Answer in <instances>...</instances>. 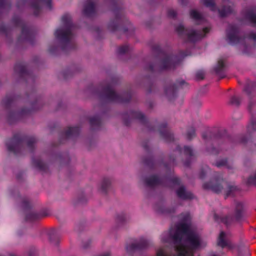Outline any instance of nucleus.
I'll return each instance as SVG.
<instances>
[{"mask_svg":"<svg viewBox=\"0 0 256 256\" xmlns=\"http://www.w3.org/2000/svg\"><path fill=\"white\" fill-rule=\"evenodd\" d=\"M90 123L92 128L96 130L102 124V120L99 117L95 116L90 118Z\"/></svg>","mask_w":256,"mask_h":256,"instance_id":"27","label":"nucleus"},{"mask_svg":"<svg viewBox=\"0 0 256 256\" xmlns=\"http://www.w3.org/2000/svg\"><path fill=\"white\" fill-rule=\"evenodd\" d=\"M34 166L42 171L46 172L48 170L47 166L40 158H34L32 160Z\"/></svg>","mask_w":256,"mask_h":256,"instance_id":"28","label":"nucleus"},{"mask_svg":"<svg viewBox=\"0 0 256 256\" xmlns=\"http://www.w3.org/2000/svg\"><path fill=\"white\" fill-rule=\"evenodd\" d=\"M187 82L183 80H180L176 81V83L172 86H170L166 90V94L170 99H172L176 96V89L178 88L183 87L187 86Z\"/></svg>","mask_w":256,"mask_h":256,"instance_id":"12","label":"nucleus"},{"mask_svg":"<svg viewBox=\"0 0 256 256\" xmlns=\"http://www.w3.org/2000/svg\"><path fill=\"white\" fill-rule=\"evenodd\" d=\"M202 2L205 6L209 8L212 10H216V7L214 0H202Z\"/></svg>","mask_w":256,"mask_h":256,"instance_id":"35","label":"nucleus"},{"mask_svg":"<svg viewBox=\"0 0 256 256\" xmlns=\"http://www.w3.org/2000/svg\"><path fill=\"white\" fill-rule=\"evenodd\" d=\"M232 12V8L230 6H224L219 10V13L221 17H224Z\"/></svg>","mask_w":256,"mask_h":256,"instance_id":"33","label":"nucleus"},{"mask_svg":"<svg viewBox=\"0 0 256 256\" xmlns=\"http://www.w3.org/2000/svg\"><path fill=\"white\" fill-rule=\"evenodd\" d=\"M46 216V214H40L34 212H30L26 214V218L27 220H34Z\"/></svg>","mask_w":256,"mask_h":256,"instance_id":"31","label":"nucleus"},{"mask_svg":"<svg viewBox=\"0 0 256 256\" xmlns=\"http://www.w3.org/2000/svg\"><path fill=\"white\" fill-rule=\"evenodd\" d=\"M37 101H38V100H36L32 101V109L35 110V109H37L39 108L38 106H36V103Z\"/></svg>","mask_w":256,"mask_h":256,"instance_id":"53","label":"nucleus"},{"mask_svg":"<svg viewBox=\"0 0 256 256\" xmlns=\"http://www.w3.org/2000/svg\"><path fill=\"white\" fill-rule=\"evenodd\" d=\"M14 71L20 76H23L26 72V66L21 64H18L15 66Z\"/></svg>","mask_w":256,"mask_h":256,"instance_id":"32","label":"nucleus"},{"mask_svg":"<svg viewBox=\"0 0 256 256\" xmlns=\"http://www.w3.org/2000/svg\"><path fill=\"white\" fill-rule=\"evenodd\" d=\"M130 50L128 46L124 45L120 46L118 48V53L120 54H123L128 52Z\"/></svg>","mask_w":256,"mask_h":256,"instance_id":"39","label":"nucleus"},{"mask_svg":"<svg viewBox=\"0 0 256 256\" xmlns=\"http://www.w3.org/2000/svg\"><path fill=\"white\" fill-rule=\"evenodd\" d=\"M208 168H202L200 172L199 176L200 178L203 179L205 178L206 176L208 173Z\"/></svg>","mask_w":256,"mask_h":256,"instance_id":"45","label":"nucleus"},{"mask_svg":"<svg viewBox=\"0 0 256 256\" xmlns=\"http://www.w3.org/2000/svg\"><path fill=\"white\" fill-rule=\"evenodd\" d=\"M112 184V180L111 178H104L100 184V189L102 192L106 193L108 188L110 187Z\"/></svg>","mask_w":256,"mask_h":256,"instance_id":"24","label":"nucleus"},{"mask_svg":"<svg viewBox=\"0 0 256 256\" xmlns=\"http://www.w3.org/2000/svg\"><path fill=\"white\" fill-rule=\"evenodd\" d=\"M142 146L144 147V148H145L146 150H148V146H147V144L146 142H144L142 144Z\"/></svg>","mask_w":256,"mask_h":256,"instance_id":"61","label":"nucleus"},{"mask_svg":"<svg viewBox=\"0 0 256 256\" xmlns=\"http://www.w3.org/2000/svg\"><path fill=\"white\" fill-rule=\"evenodd\" d=\"M246 18L254 26H256V12L254 10H248L246 14Z\"/></svg>","mask_w":256,"mask_h":256,"instance_id":"29","label":"nucleus"},{"mask_svg":"<svg viewBox=\"0 0 256 256\" xmlns=\"http://www.w3.org/2000/svg\"><path fill=\"white\" fill-rule=\"evenodd\" d=\"M30 112V110L22 109L20 111L16 112L10 113L8 115V120L10 122L13 120L20 118L22 116L28 114Z\"/></svg>","mask_w":256,"mask_h":256,"instance_id":"19","label":"nucleus"},{"mask_svg":"<svg viewBox=\"0 0 256 256\" xmlns=\"http://www.w3.org/2000/svg\"><path fill=\"white\" fill-rule=\"evenodd\" d=\"M238 32V28L237 26L234 25H230L229 26L227 31V36L230 43L235 44L239 42Z\"/></svg>","mask_w":256,"mask_h":256,"instance_id":"11","label":"nucleus"},{"mask_svg":"<svg viewBox=\"0 0 256 256\" xmlns=\"http://www.w3.org/2000/svg\"><path fill=\"white\" fill-rule=\"evenodd\" d=\"M24 4H25L24 2L22 1L21 2H18V3L17 4V6H18V8H20L22 5H24Z\"/></svg>","mask_w":256,"mask_h":256,"instance_id":"57","label":"nucleus"},{"mask_svg":"<svg viewBox=\"0 0 256 256\" xmlns=\"http://www.w3.org/2000/svg\"><path fill=\"white\" fill-rule=\"evenodd\" d=\"M247 183L248 184H253L256 186V172L253 176L249 177Z\"/></svg>","mask_w":256,"mask_h":256,"instance_id":"40","label":"nucleus"},{"mask_svg":"<svg viewBox=\"0 0 256 256\" xmlns=\"http://www.w3.org/2000/svg\"><path fill=\"white\" fill-rule=\"evenodd\" d=\"M234 216H219L215 214H214V218L216 221L222 222L226 226L230 225L235 221L240 222L244 220L245 216L244 206L242 202L238 201L234 202Z\"/></svg>","mask_w":256,"mask_h":256,"instance_id":"4","label":"nucleus"},{"mask_svg":"<svg viewBox=\"0 0 256 256\" xmlns=\"http://www.w3.org/2000/svg\"><path fill=\"white\" fill-rule=\"evenodd\" d=\"M23 206L24 208H28L30 206L29 202L26 200H24Z\"/></svg>","mask_w":256,"mask_h":256,"instance_id":"50","label":"nucleus"},{"mask_svg":"<svg viewBox=\"0 0 256 256\" xmlns=\"http://www.w3.org/2000/svg\"><path fill=\"white\" fill-rule=\"evenodd\" d=\"M178 62L179 60L177 56H168L162 53L156 59V64H150L145 67V68L150 72L170 70L174 68Z\"/></svg>","mask_w":256,"mask_h":256,"instance_id":"2","label":"nucleus"},{"mask_svg":"<svg viewBox=\"0 0 256 256\" xmlns=\"http://www.w3.org/2000/svg\"><path fill=\"white\" fill-rule=\"evenodd\" d=\"M224 64L223 60H220L218 61L217 66L214 68V70L217 74H220L224 68Z\"/></svg>","mask_w":256,"mask_h":256,"instance_id":"36","label":"nucleus"},{"mask_svg":"<svg viewBox=\"0 0 256 256\" xmlns=\"http://www.w3.org/2000/svg\"><path fill=\"white\" fill-rule=\"evenodd\" d=\"M100 98L104 102H128L131 98L130 92H124L120 95L117 94L112 87V84L104 88L99 94Z\"/></svg>","mask_w":256,"mask_h":256,"instance_id":"5","label":"nucleus"},{"mask_svg":"<svg viewBox=\"0 0 256 256\" xmlns=\"http://www.w3.org/2000/svg\"><path fill=\"white\" fill-rule=\"evenodd\" d=\"M100 256H111L109 252H106Z\"/></svg>","mask_w":256,"mask_h":256,"instance_id":"60","label":"nucleus"},{"mask_svg":"<svg viewBox=\"0 0 256 256\" xmlns=\"http://www.w3.org/2000/svg\"><path fill=\"white\" fill-rule=\"evenodd\" d=\"M226 184V182L223 179L221 174H216L208 182L204 183L202 187L205 190H210L219 194L224 190Z\"/></svg>","mask_w":256,"mask_h":256,"instance_id":"7","label":"nucleus"},{"mask_svg":"<svg viewBox=\"0 0 256 256\" xmlns=\"http://www.w3.org/2000/svg\"><path fill=\"white\" fill-rule=\"evenodd\" d=\"M247 141V139L246 138H245V136H242L240 138V142H242V143H245Z\"/></svg>","mask_w":256,"mask_h":256,"instance_id":"55","label":"nucleus"},{"mask_svg":"<svg viewBox=\"0 0 256 256\" xmlns=\"http://www.w3.org/2000/svg\"><path fill=\"white\" fill-rule=\"evenodd\" d=\"M6 31V28L4 26H2L0 27V32H5Z\"/></svg>","mask_w":256,"mask_h":256,"instance_id":"58","label":"nucleus"},{"mask_svg":"<svg viewBox=\"0 0 256 256\" xmlns=\"http://www.w3.org/2000/svg\"><path fill=\"white\" fill-rule=\"evenodd\" d=\"M168 16L170 18H174L176 16V12L174 10H168Z\"/></svg>","mask_w":256,"mask_h":256,"instance_id":"48","label":"nucleus"},{"mask_svg":"<svg viewBox=\"0 0 256 256\" xmlns=\"http://www.w3.org/2000/svg\"><path fill=\"white\" fill-rule=\"evenodd\" d=\"M86 201V198H84L82 199L79 198L78 202L80 203H84Z\"/></svg>","mask_w":256,"mask_h":256,"instance_id":"59","label":"nucleus"},{"mask_svg":"<svg viewBox=\"0 0 256 256\" xmlns=\"http://www.w3.org/2000/svg\"><path fill=\"white\" fill-rule=\"evenodd\" d=\"M178 196L183 200L192 199L193 194L191 192L187 190L184 186H181L176 191Z\"/></svg>","mask_w":256,"mask_h":256,"instance_id":"18","label":"nucleus"},{"mask_svg":"<svg viewBox=\"0 0 256 256\" xmlns=\"http://www.w3.org/2000/svg\"><path fill=\"white\" fill-rule=\"evenodd\" d=\"M13 99L11 97H6L3 100V104L6 108L10 106Z\"/></svg>","mask_w":256,"mask_h":256,"instance_id":"42","label":"nucleus"},{"mask_svg":"<svg viewBox=\"0 0 256 256\" xmlns=\"http://www.w3.org/2000/svg\"><path fill=\"white\" fill-rule=\"evenodd\" d=\"M215 166L218 168L221 166H226L228 169L233 168V166L232 164L228 163L226 159H222L216 162Z\"/></svg>","mask_w":256,"mask_h":256,"instance_id":"30","label":"nucleus"},{"mask_svg":"<svg viewBox=\"0 0 256 256\" xmlns=\"http://www.w3.org/2000/svg\"><path fill=\"white\" fill-rule=\"evenodd\" d=\"M116 220L119 223H123L126 220V218L124 214L118 215L117 216Z\"/></svg>","mask_w":256,"mask_h":256,"instance_id":"46","label":"nucleus"},{"mask_svg":"<svg viewBox=\"0 0 256 256\" xmlns=\"http://www.w3.org/2000/svg\"><path fill=\"white\" fill-rule=\"evenodd\" d=\"M176 150L179 153H182V152H183L184 154L186 156H189L190 157H192L194 156V152L193 149L190 146H184V147L183 150H182L180 146H178L176 148Z\"/></svg>","mask_w":256,"mask_h":256,"instance_id":"25","label":"nucleus"},{"mask_svg":"<svg viewBox=\"0 0 256 256\" xmlns=\"http://www.w3.org/2000/svg\"><path fill=\"white\" fill-rule=\"evenodd\" d=\"M96 12L95 4L94 0H88L84 6V12L88 16H92Z\"/></svg>","mask_w":256,"mask_h":256,"instance_id":"17","label":"nucleus"},{"mask_svg":"<svg viewBox=\"0 0 256 256\" xmlns=\"http://www.w3.org/2000/svg\"><path fill=\"white\" fill-rule=\"evenodd\" d=\"M256 132V118H252L247 127V134L249 136Z\"/></svg>","mask_w":256,"mask_h":256,"instance_id":"26","label":"nucleus"},{"mask_svg":"<svg viewBox=\"0 0 256 256\" xmlns=\"http://www.w3.org/2000/svg\"><path fill=\"white\" fill-rule=\"evenodd\" d=\"M80 132L78 127H70L66 130L64 136L66 138H74L78 135Z\"/></svg>","mask_w":256,"mask_h":256,"instance_id":"23","label":"nucleus"},{"mask_svg":"<svg viewBox=\"0 0 256 256\" xmlns=\"http://www.w3.org/2000/svg\"><path fill=\"white\" fill-rule=\"evenodd\" d=\"M90 241H87L86 242L84 243L82 246L84 248H87L90 246Z\"/></svg>","mask_w":256,"mask_h":256,"instance_id":"54","label":"nucleus"},{"mask_svg":"<svg viewBox=\"0 0 256 256\" xmlns=\"http://www.w3.org/2000/svg\"><path fill=\"white\" fill-rule=\"evenodd\" d=\"M128 117L130 120L136 118L139 120L140 122L147 129L148 132L154 130V124L147 121L146 118L141 112L137 111H132L129 113Z\"/></svg>","mask_w":256,"mask_h":256,"instance_id":"9","label":"nucleus"},{"mask_svg":"<svg viewBox=\"0 0 256 256\" xmlns=\"http://www.w3.org/2000/svg\"><path fill=\"white\" fill-rule=\"evenodd\" d=\"M145 184L148 187H153L160 183V180L156 176H151L144 180Z\"/></svg>","mask_w":256,"mask_h":256,"instance_id":"21","label":"nucleus"},{"mask_svg":"<svg viewBox=\"0 0 256 256\" xmlns=\"http://www.w3.org/2000/svg\"><path fill=\"white\" fill-rule=\"evenodd\" d=\"M250 255V252L248 248H246L245 250H240L238 252V256H248Z\"/></svg>","mask_w":256,"mask_h":256,"instance_id":"47","label":"nucleus"},{"mask_svg":"<svg viewBox=\"0 0 256 256\" xmlns=\"http://www.w3.org/2000/svg\"><path fill=\"white\" fill-rule=\"evenodd\" d=\"M255 86L254 82H248L246 86L244 91L246 94L250 96L252 92V88Z\"/></svg>","mask_w":256,"mask_h":256,"instance_id":"34","label":"nucleus"},{"mask_svg":"<svg viewBox=\"0 0 256 256\" xmlns=\"http://www.w3.org/2000/svg\"><path fill=\"white\" fill-rule=\"evenodd\" d=\"M152 49L156 51H159L160 50V48L158 45H154L152 46Z\"/></svg>","mask_w":256,"mask_h":256,"instance_id":"56","label":"nucleus"},{"mask_svg":"<svg viewBox=\"0 0 256 256\" xmlns=\"http://www.w3.org/2000/svg\"><path fill=\"white\" fill-rule=\"evenodd\" d=\"M6 6V0H0V10L4 8Z\"/></svg>","mask_w":256,"mask_h":256,"instance_id":"49","label":"nucleus"},{"mask_svg":"<svg viewBox=\"0 0 256 256\" xmlns=\"http://www.w3.org/2000/svg\"><path fill=\"white\" fill-rule=\"evenodd\" d=\"M62 21L64 28L57 30L54 35L59 40L60 46L62 50L66 52L72 48V28L73 26L71 17L68 14L64 15L62 17Z\"/></svg>","mask_w":256,"mask_h":256,"instance_id":"1","label":"nucleus"},{"mask_svg":"<svg viewBox=\"0 0 256 256\" xmlns=\"http://www.w3.org/2000/svg\"><path fill=\"white\" fill-rule=\"evenodd\" d=\"M36 140L34 138H26L20 135H15L14 138L6 143L8 150L14 154H18L22 150L24 146V143H26L27 147L32 152L36 143Z\"/></svg>","mask_w":256,"mask_h":256,"instance_id":"3","label":"nucleus"},{"mask_svg":"<svg viewBox=\"0 0 256 256\" xmlns=\"http://www.w3.org/2000/svg\"><path fill=\"white\" fill-rule=\"evenodd\" d=\"M12 21L16 26H20L22 27L21 34L18 38V42H27L32 44L33 34L29 28L24 24L20 18H14Z\"/></svg>","mask_w":256,"mask_h":256,"instance_id":"8","label":"nucleus"},{"mask_svg":"<svg viewBox=\"0 0 256 256\" xmlns=\"http://www.w3.org/2000/svg\"><path fill=\"white\" fill-rule=\"evenodd\" d=\"M118 28V24L116 22L112 21L108 25V28L112 32L115 31Z\"/></svg>","mask_w":256,"mask_h":256,"instance_id":"41","label":"nucleus"},{"mask_svg":"<svg viewBox=\"0 0 256 256\" xmlns=\"http://www.w3.org/2000/svg\"><path fill=\"white\" fill-rule=\"evenodd\" d=\"M158 130L160 135L166 142H170L174 140L173 134L167 127V124L163 122L158 126Z\"/></svg>","mask_w":256,"mask_h":256,"instance_id":"10","label":"nucleus"},{"mask_svg":"<svg viewBox=\"0 0 256 256\" xmlns=\"http://www.w3.org/2000/svg\"><path fill=\"white\" fill-rule=\"evenodd\" d=\"M162 240L164 242H168V240H167L166 238H165L164 237H163L162 238Z\"/></svg>","mask_w":256,"mask_h":256,"instance_id":"64","label":"nucleus"},{"mask_svg":"<svg viewBox=\"0 0 256 256\" xmlns=\"http://www.w3.org/2000/svg\"><path fill=\"white\" fill-rule=\"evenodd\" d=\"M192 18L194 19L197 24H200L205 22V19L202 15L196 10H192L190 12Z\"/></svg>","mask_w":256,"mask_h":256,"instance_id":"22","label":"nucleus"},{"mask_svg":"<svg viewBox=\"0 0 256 256\" xmlns=\"http://www.w3.org/2000/svg\"><path fill=\"white\" fill-rule=\"evenodd\" d=\"M40 2H42L46 4L49 10L52 9L51 0H35L34 2L32 3V6L35 10L34 14L36 16L38 14L36 11L40 8V6L39 4Z\"/></svg>","mask_w":256,"mask_h":256,"instance_id":"20","label":"nucleus"},{"mask_svg":"<svg viewBox=\"0 0 256 256\" xmlns=\"http://www.w3.org/2000/svg\"><path fill=\"white\" fill-rule=\"evenodd\" d=\"M162 212H164V213H170V212H171V211L166 209V210H164L162 211Z\"/></svg>","mask_w":256,"mask_h":256,"instance_id":"63","label":"nucleus"},{"mask_svg":"<svg viewBox=\"0 0 256 256\" xmlns=\"http://www.w3.org/2000/svg\"><path fill=\"white\" fill-rule=\"evenodd\" d=\"M250 38L256 42V34L254 32H252L250 34Z\"/></svg>","mask_w":256,"mask_h":256,"instance_id":"51","label":"nucleus"},{"mask_svg":"<svg viewBox=\"0 0 256 256\" xmlns=\"http://www.w3.org/2000/svg\"><path fill=\"white\" fill-rule=\"evenodd\" d=\"M196 136V130L193 127H191L188 131L186 136V138L190 140Z\"/></svg>","mask_w":256,"mask_h":256,"instance_id":"38","label":"nucleus"},{"mask_svg":"<svg viewBox=\"0 0 256 256\" xmlns=\"http://www.w3.org/2000/svg\"><path fill=\"white\" fill-rule=\"evenodd\" d=\"M220 137V132L216 130L207 131L202 135V139L206 142L212 141L213 143H216Z\"/></svg>","mask_w":256,"mask_h":256,"instance_id":"14","label":"nucleus"},{"mask_svg":"<svg viewBox=\"0 0 256 256\" xmlns=\"http://www.w3.org/2000/svg\"><path fill=\"white\" fill-rule=\"evenodd\" d=\"M204 72L202 70H200L196 73V78L198 80H201L204 78Z\"/></svg>","mask_w":256,"mask_h":256,"instance_id":"43","label":"nucleus"},{"mask_svg":"<svg viewBox=\"0 0 256 256\" xmlns=\"http://www.w3.org/2000/svg\"><path fill=\"white\" fill-rule=\"evenodd\" d=\"M176 30L178 35L186 38L187 40L190 42H196L201 40L209 32L208 28L198 30L193 28L185 29L182 24L176 26Z\"/></svg>","mask_w":256,"mask_h":256,"instance_id":"6","label":"nucleus"},{"mask_svg":"<svg viewBox=\"0 0 256 256\" xmlns=\"http://www.w3.org/2000/svg\"><path fill=\"white\" fill-rule=\"evenodd\" d=\"M206 150L210 154H218L219 152L218 149L214 147L207 148Z\"/></svg>","mask_w":256,"mask_h":256,"instance_id":"44","label":"nucleus"},{"mask_svg":"<svg viewBox=\"0 0 256 256\" xmlns=\"http://www.w3.org/2000/svg\"><path fill=\"white\" fill-rule=\"evenodd\" d=\"M223 192L224 194L225 198H226L228 196H234L236 192H239V188L236 185L226 182Z\"/></svg>","mask_w":256,"mask_h":256,"instance_id":"16","label":"nucleus"},{"mask_svg":"<svg viewBox=\"0 0 256 256\" xmlns=\"http://www.w3.org/2000/svg\"><path fill=\"white\" fill-rule=\"evenodd\" d=\"M217 244L222 248L227 247L231 249L234 247L231 242L227 238L226 234L223 231L221 232L220 234L218 239Z\"/></svg>","mask_w":256,"mask_h":256,"instance_id":"15","label":"nucleus"},{"mask_svg":"<svg viewBox=\"0 0 256 256\" xmlns=\"http://www.w3.org/2000/svg\"><path fill=\"white\" fill-rule=\"evenodd\" d=\"M148 242L146 240H140L138 242L132 243L126 246V250L128 253L132 254L136 250H142L146 248Z\"/></svg>","mask_w":256,"mask_h":256,"instance_id":"13","label":"nucleus"},{"mask_svg":"<svg viewBox=\"0 0 256 256\" xmlns=\"http://www.w3.org/2000/svg\"><path fill=\"white\" fill-rule=\"evenodd\" d=\"M240 98H237L236 96H232L230 100L229 104L236 106H238L240 105Z\"/></svg>","mask_w":256,"mask_h":256,"instance_id":"37","label":"nucleus"},{"mask_svg":"<svg viewBox=\"0 0 256 256\" xmlns=\"http://www.w3.org/2000/svg\"><path fill=\"white\" fill-rule=\"evenodd\" d=\"M253 104L252 103V102H250L249 104H248V109L250 111L251 110V108H252V105Z\"/></svg>","mask_w":256,"mask_h":256,"instance_id":"62","label":"nucleus"},{"mask_svg":"<svg viewBox=\"0 0 256 256\" xmlns=\"http://www.w3.org/2000/svg\"><path fill=\"white\" fill-rule=\"evenodd\" d=\"M56 232L55 230H52V232L50 233V238L51 241H52V237L55 236Z\"/></svg>","mask_w":256,"mask_h":256,"instance_id":"52","label":"nucleus"}]
</instances>
